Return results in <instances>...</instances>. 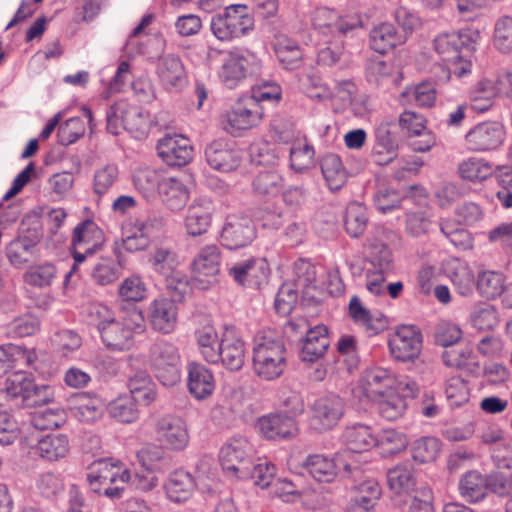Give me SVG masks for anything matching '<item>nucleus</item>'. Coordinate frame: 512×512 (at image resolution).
Instances as JSON below:
<instances>
[{
    "label": "nucleus",
    "instance_id": "1",
    "mask_svg": "<svg viewBox=\"0 0 512 512\" xmlns=\"http://www.w3.org/2000/svg\"><path fill=\"white\" fill-rule=\"evenodd\" d=\"M287 367V349L273 331H260L254 338L252 368L262 380L273 381L282 376Z\"/></svg>",
    "mask_w": 512,
    "mask_h": 512
},
{
    "label": "nucleus",
    "instance_id": "2",
    "mask_svg": "<svg viewBox=\"0 0 512 512\" xmlns=\"http://www.w3.org/2000/svg\"><path fill=\"white\" fill-rule=\"evenodd\" d=\"M145 318L141 310L132 308L116 320L102 327L101 339L105 346L114 351L129 350L134 345V335L145 331Z\"/></svg>",
    "mask_w": 512,
    "mask_h": 512
},
{
    "label": "nucleus",
    "instance_id": "3",
    "mask_svg": "<svg viewBox=\"0 0 512 512\" xmlns=\"http://www.w3.org/2000/svg\"><path fill=\"white\" fill-rule=\"evenodd\" d=\"M254 29V18L245 4H232L211 17L210 30L221 42H231Z\"/></svg>",
    "mask_w": 512,
    "mask_h": 512
},
{
    "label": "nucleus",
    "instance_id": "4",
    "mask_svg": "<svg viewBox=\"0 0 512 512\" xmlns=\"http://www.w3.org/2000/svg\"><path fill=\"white\" fill-rule=\"evenodd\" d=\"M130 471L120 462L100 459L93 462L87 473V481L95 493H103L109 498H119L124 484L130 480Z\"/></svg>",
    "mask_w": 512,
    "mask_h": 512
},
{
    "label": "nucleus",
    "instance_id": "5",
    "mask_svg": "<svg viewBox=\"0 0 512 512\" xmlns=\"http://www.w3.org/2000/svg\"><path fill=\"white\" fill-rule=\"evenodd\" d=\"M104 243L102 229L92 220H85L75 226L71 238L70 252L74 264L65 275L63 290L69 286L71 276L77 271L80 263L84 262L87 256L93 255Z\"/></svg>",
    "mask_w": 512,
    "mask_h": 512
},
{
    "label": "nucleus",
    "instance_id": "6",
    "mask_svg": "<svg viewBox=\"0 0 512 512\" xmlns=\"http://www.w3.org/2000/svg\"><path fill=\"white\" fill-rule=\"evenodd\" d=\"M148 362L164 386H173L180 381L181 357L173 343L164 339L155 341L149 348Z\"/></svg>",
    "mask_w": 512,
    "mask_h": 512
},
{
    "label": "nucleus",
    "instance_id": "7",
    "mask_svg": "<svg viewBox=\"0 0 512 512\" xmlns=\"http://www.w3.org/2000/svg\"><path fill=\"white\" fill-rule=\"evenodd\" d=\"M120 127L134 137L142 138L148 133L149 116L139 106L132 105L126 100L117 101L107 111V129L117 135Z\"/></svg>",
    "mask_w": 512,
    "mask_h": 512
},
{
    "label": "nucleus",
    "instance_id": "8",
    "mask_svg": "<svg viewBox=\"0 0 512 512\" xmlns=\"http://www.w3.org/2000/svg\"><path fill=\"white\" fill-rule=\"evenodd\" d=\"M156 440L169 452H182L190 443L187 422L176 414L159 416L154 422Z\"/></svg>",
    "mask_w": 512,
    "mask_h": 512
},
{
    "label": "nucleus",
    "instance_id": "9",
    "mask_svg": "<svg viewBox=\"0 0 512 512\" xmlns=\"http://www.w3.org/2000/svg\"><path fill=\"white\" fill-rule=\"evenodd\" d=\"M221 251L216 244L202 246L194 255L190 268L191 278L199 289H208L218 282Z\"/></svg>",
    "mask_w": 512,
    "mask_h": 512
},
{
    "label": "nucleus",
    "instance_id": "10",
    "mask_svg": "<svg viewBox=\"0 0 512 512\" xmlns=\"http://www.w3.org/2000/svg\"><path fill=\"white\" fill-rule=\"evenodd\" d=\"M506 139L505 126L499 121L487 120L471 127L464 136V145L470 152L495 151Z\"/></svg>",
    "mask_w": 512,
    "mask_h": 512
},
{
    "label": "nucleus",
    "instance_id": "11",
    "mask_svg": "<svg viewBox=\"0 0 512 512\" xmlns=\"http://www.w3.org/2000/svg\"><path fill=\"white\" fill-rule=\"evenodd\" d=\"M263 107L255 99L237 100L224 115V129L232 135L257 127L263 119Z\"/></svg>",
    "mask_w": 512,
    "mask_h": 512
},
{
    "label": "nucleus",
    "instance_id": "12",
    "mask_svg": "<svg viewBox=\"0 0 512 512\" xmlns=\"http://www.w3.org/2000/svg\"><path fill=\"white\" fill-rule=\"evenodd\" d=\"M250 445L243 437L232 438L220 451V463L229 477L246 480L250 474Z\"/></svg>",
    "mask_w": 512,
    "mask_h": 512
},
{
    "label": "nucleus",
    "instance_id": "13",
    "mask_svg": "<svg viewBox=\"0 0 512 512\" xmlns=\"http://www.w3.org/2000/svg\"><path fill=\"white\" fill-rule=\"evenodd\" d=\"M480 33L473 29H463L438 34L433 40V48L439 57L448 62L459 57L463 50H475Z\"/></svg>",
    "mask_w": 512,
    "mask_h": 512
},
{
    "label": "nucleus",
    "instance_id": "14",
    "mask_svg": "<svg viewBox=\"0 0 512 512\" xmlns=\"http://www.w3.org/2000/svg\"><path fill=\"white\" fill-rule=\"evenodd\" d=\"M345 412L344 400L335 394L321 396L311 407L310 425L318 432L333 429Z\"/></svg>",
    "mask_w": 512,
    "mask_h": 512
},
{
    "label": "nucleus",
    "instance_id": "15",
    "mask_svg": "<svg viewBox=\"0 0 512 512\" xmlns=\"http://www.w3.org/2000/svg\"><path fill=\"white\" fill-rule=\"evenodd\" d=\"M155 75L159 85L168 92H179L188 83L183 61L174 53L158 57L155 64Z\"/></svg>",
    "mask_w": 512,
    "mask_h": 512
},
{
    "label": "nucleus",
    "instance_id": "16",
    "mask_svg": "<svg viewBox=\"0 0 512 512\" xmlns=\"http://www.w3.org/2000/svg\"><path fill=\"white\" fill-rule=\"evenodd\" d=\"M256 237L252 220L246 216L228 215L220 233V243L228 249L248 246Z\"/></svg>",
    "mask_w": 512,
    "mask_h": 512
},
{
    "label": "nucleus",
    "instance_id": "17",
    "mask_svg": "<svg viewBox=\"0 0 512 512\" xmlns=\"http://www.w3.org/2000/svg\"><path fill=\"white\" fill-rule=\"evenodd\" d=\"M216 207L207 197L195 199L188 207L183 226L187 236L201 237L207 234L212 226Z\"/></svg>",
    "mask_w": 512,
    "mask_h": 512
},
{
    "label": "nucleus",
    "instance_id": "18",
    "mask_svg": "<svg viewBox=\"0 0 512 512\" xmlns=\"http://www.w3.org/2000/svg\"><path fill=\"white\" fill-rule=\"evenodd\" d=\"M400 128L405 131L409 138L418 137L411 142L412 149L416 152H427L436 144L435 135L427 129L426 118L414 111H403L398 120Z\"/></svg>",
    "mask_w": 512,
    "mask_h": 512
},
{
    "label": "nucleus",
    "instance_id": "19",
    "mask_svg": "<svg viewBox=\"0 0 512 512\" xmlns=\"http://www.w3.org/2000/svg\"><path fill=\"white\" fill-rule=\"evenodd\" d=\"M302 467L319 483L334 482L341 467L347 473L351 472V466L342 461L340 454L335 457H328L325 454H310L304 460Z\"/></svg>",
    "mask_w": 512,
    "mask_h": 512
},
{
    "label": "nucleus",
    "instance_id": "20",
    "mask_svg": "<svg viewBox=\"0 0 512 512\" xmlns=\"http://www.w3.org/2000/svg\"><path fill=\"white\" fill-rule=\"evenodd\" d=\"M147 320L155 332L171 334L177 328L178 307L170 298H155L147 307Z\"/></svg>",
    "mask_w": 512,
    "mask_h": 512
},
{
    "label": "nucleus",
    "instance_id": "21",
    "mask_svg": "<svg viewBox=\"0 0 512 512\" xmlns=\"http://www.w3.org/2000/svg\"><path fill=\"white\" fill-rule=\"evenodd\" d=\"M217 364L222 363L230 371H238L245 362L246 348L240 333L233 326H225L221 334Z\"/></svg>",
    "mask_w": 512,
    "mask_h": 512
},
{
    "label": "nucleus",
    "instance_id": "22",
    "mask_svg": "<svg viewBox=\"0 0 512 512\" xmlns=\"http://www.w3.org/2000/svg\"><path fill=\"white\" fill-rule=\"evenodd\" d=\"M255 428L267 440H290L298 434L296 420L283 413H269L259 417Z\"/></svg>",
    "mask_w": 512,
    "mask_h": 512
},
{
    "label": "nucleus",
    "instance_id": "23",
    "mask_svg": "<svg viewBox=\"0 0 512 512\" xmlns=\"http://www.w3.org/2000/svg\"><path fill=\"white\" fill-rule=\"evenodd\" d=\"M391 355L406 362L417 358L422 349V336L413 326H401L388 342Z\"/></svg>",
    "mask_w": 512,
    "mask_h": 512
},
{
    "label": "nucleus",
    "instance_id": "24",
    "mask_svg": "<svg viewBox=\"0 0 512 512\" xmlns=\"http://www.w3.org/2000/svg\"><path fill=\"white\" fill-rule=\"evenodd\" d=\"M158 156L169 166H184L193 158V147L188 138L166 134L157 143Z\"/></svg>",
    "mask_w": 512,
    "mask_h": 512
},
{
    "label": "nucleus",
    "instance_id": "25",
    "mask_svg": "<svg viewBox=\"0 0 512 512\" xmlns=\"http://www.w3.org/2000/svg\"><path fill=\"white\" fill-rule=\"evenodd\" d=\"M396 383L394 373L386 368L373 366L366 368L358 380V389L370 401H374L393 389Z\"/></svg>",
    "mask_w": 512,
    "mask_h": 512
},
{
    "label": "nucleus",
    "instance_id": "26",
    "mask_svg": "<svg viewBox=\"0 0 512 512\" xmlns=\"http://www.w3.org/2000/svg\"><path fill=\"white\" fill-rule=\"evenodd\" d=\"M390 231L378 230L365 244L368 263L381 273H389L394 269V257L391 248L385 243Z\"/></svg>",
    "mask_w": 512,
    "mask_h": 512
},
{
    "label": "nucleus",
    "instance_id": "27",
    "mask_svg": "<svg viewBox=\"0 0 512 512\" xmlns=\"http://www.w3.org/2000/svg\"><path fill=\"white\" fill-rule=\"evenodd\" d=\"M348 313L353 322L361 327L368 336L377 335L388 328V318L381 312H371L357 295L350 298Z\"/></svg>",
    "mask_w": 512,
    "mask_h": 512
},
{
    "label": "nucleus",
    "instance_id": "28",
    "mask_svg": "<svg viewBox=\"0 0 512 512\" xmlns=\"http://www.w3.org/2000/svg\"><path fill=\"white\" fill-rule=\"evenodd\" d=\"M394 128L393 121H382L375 129V143L371 156L378 165L390 163L397 155L398 143Z\"/></svg>",
    "mask_w": 512,
    "mask_h": 512
},
{
    "label": "nucleus",
    "instance_id": "29",
    "mask_svg": "<svg viewBox=\"0 0 512 512\" xmlns=\"http://www.w3.org/2000/svg\"><path fill=\"white\" fill-rule=\"evenodd\" d=\"M229 273L237 283L250 288H259L268 280L269 267L266 260L251 258L236 263L230 268Z\"/></svg>",
    "mask_w": 512,
    "mask_h": 512
},
{
    "label": "nucleus",
    "instance_id": "30",
    "mask_svg": "<svg viewBox=\"0 0 512 512\" xmlns=\"http://www.w3.org/2000/svg\"><path fill=\"white\" fill-rule=\"evenodd\" d=\"M207 163L215 170L229 172L241 163V154L226 140H215L205 149Z\"/></svg>",
    "mask_w": 512,
    "mask_h": 512
},
{
    "label": "nucleus",
    "instance_id": "31",
    "mask_svg": "<svg viewBox=\"0 0 512 512\" xmlns=\"http://www.w3.org/2000/svg\"><path fill=\"white\" fill-rule=\"evenodd\" d=\"M187 387L190 394L197 400L209 398L215 390L216 381L212 371L198 362L187 365Z\"/></svg>",
    "mask_w": 512,
    "mask_h": 512
},
{
    "label": "nucleus",
    "instance_id": "32",
    "mask_svg": "<svg viewBox=\"0 0 512 512\" xmlns=\"http://www.w3.org/2000/svg\"><path fill=\"white\" fill-rule=\"evenodd\" d=\"M149 262L155 272L165 276L167 279L171 277V282L168 284L170 288H173L172 282L177 280L181 294L185 292L188 282L185 276L175 273L178 260L176 253L172 249L166 247L156 248L151 254ZM174 289H178V287H174Z\"/></svg>",
    "mask_w": 512,
    "mask_h": 512
},
{
    "label": "nucleus",
    "instance_id": "33",
    "mask_svg": "<svg viewBox=\"0 0 512 512\" xmlns=\"http://www.w3.org/2000/svg\"><path fill=\"white\" fill-rule=\"evenodd\" d=\"M32 381L33 379L23 371L12 373L6 379L5 387L0 390V405L11 402V407L24 406Z\"/></svg>",
    "mask_w": 512,
    "mask_h": 512
},
{
    "label": "nucleus",
    "instance_id": "34",
    "mask_svg": "<svg viewBox=\"0 0 512 512\" xmlns=\"http://www.w3.org/2000/svg\"><path fill=\"white\" fill-rule=\"evenodd\" d=\"M248 65L249 61L243 54L231 50L223 60L219 78L227 88L233 89L245 79Z\"/></svg>",
    "mask_w": 512,
    "mask_h": 512
},
{
    "label": "nucleus",
    "instance_id": "35",
    "mask_svg": "<svg viewBox=\"0 0 512 512\" xmlns=\"http://www.w3.org/2000/svg\"><path fill=\"white\" fill-rule=\"evenodd\" d=\"M105 408V402L100 397L81 393L74 396L70 409L79 421L94 423L103 416Z\"/></svg>",
    "mask_w": 512,
    "mask_h": 512
},
{
    "label": "nucleus",
    "instance_id": "36",
    "mask_svg": "<svg viewBox=\"0 0 512 512\" xmlns=\"http://www.w3.org/2000/svg\"><path fill=\"white\" fill-rule=\"evenodd\" d=\"M382 495L379 483L374 479H366L355 486V495L351 499V512H375Z\"/></svg>",
    "mask_w": 512,
    "mask_h": 512
},
{
    "label": "nucleus",
    "instance_id": "37",
    "mask_svg": "<svg viewBox=\"0 0 512 512\" xmlns=\"http://www.w3.org/2000/svg\"><path fill=\"white\" fill-rule=\"evenodd\" d=\"M329 347L328 329L324 325H316L308 330L304 339L300 357L306 362H315L322 358Z\"/></svg>",
    "mask_w": 512,
    "mask_h": 512
},
{
    "label": "nucleus",
    "instance_id": "38",
    "mask_svg": "<svg viewBox=\"0 0 512 512\" xmlns=\"http://www.w3.org/2000/svg\"><path fill=\"white\" fill-rule=\"evenodd\" d=\"M343 439L347 449L355 453L369 451L377 444L373 428L362 423L347 426L343 432Z\"/></svg>",
    "mask_w": 512,
    "mask_h": 512
},
{
    "label": "nucleus",
    "instance_id": "39",
    "mask_svg": "<svg viewBox=\"0 0 512 512\" xmlns=\"http://www.w3.org/2000/svg\"><path fill=\"white\" fill-rule=\"evenodd\" d=\"M158 193L162 202L171 211H180L185 207L189 199L187 187L174 177L163 178Z\"/></svg>",
    "mask_w": 512,
    "mask_h": 512
},
{
    "label": "nucleus",
    "instance_id": "40",
    "mask_svg": "<svg viewBox=\"0 0 512 512\" xmlns=\"http://www.w3.org/2000/svg\"><path fill=\"white\" fill-rule=\"evenodd\" d=\"M166 496L173 502L187 501L193 494L195 482L190 473L184 470L174 471L164 484Z\"/></svg>",
    "mask_w": 512,
    "mask_h": 512
},
{
    "label": "nucleus",
    "instance_id": "41",
    "mask_svg": "<svg viewBox=\"0 0 512 512\" xmlns=\"http://www.w3.org/2000/svg\"><path fill=\"white\" fill-rule=\"evenodd\" d=\"M498 96L494 80L481 79L469 90L468 99L470 108L476 113H485L494 105L495 97Z\"/></svg>",
    "mask_w": 512,
    "mask_h": 512
},
{
    "label": "nucleus",
    "instance_id": "42",
    "mask_svg": "<svg viewBox=\"0 0 512 512\" xmlns=\"http://www.w3.org/2000/svg\"><path fill=\"white\" fill-rule=\"evenodd\" d=\"M130 398L141 406H149L156 400V385L146 372H137L128 380Z\"/></svg>",
    "mask_w": 512,
    "mask_h": 512
},
{
    "label": "nucleus",
    "instance_id": "43",
    "mask_svg": "<svg viewBox=\"0 0 512 512\" xmlns=\"http://www.w3.org/2000/svg\"><path fill=\"white\" fill-rule=\"evenodd\" d=\"M194 335L202 358L210 364H217L220 340L215 327L206 323L198 327Z\"/></svg>",
    "mask_w": 512,
    "mask_h": 512
},
{
    "label": "nucleus",
    "instance_id": "44",
    "mask_svg": "<svg viewBox=\"0 0 512 512\" xmlns=\"http://www.w3.org/2000/svg\"><path fill=\"white\" fill-rule=\"evenodd\" d=\"M168 450L161 444L149 443L143 446L137 452V459L140 465L150 472H161L166 470L170 464L171 459L168 455Z\"/></svg>",
    "mask_w": 512,
    "mask_h": 512
},
{
    "label": "nucleus",
    "instance_id": "45",
    "mask_svg": "<svg viewBox=\"0 0 512 512\" xmlns=\"http://www.w3.org/2000/svg\"><path fill=\"white\" fill-rule=\"evenodd\" d=\"M380 417L387 421H396L403 417L407 410V401L404 396L390 389L373 401Z\"/></svg>",
    "mask_w": 512,
    "mask_h": 512
},
{
    "label": "nucleus",
    "instance_id": "46",
    "mask_svg": "<svg viewBox=\"0 0 512 512\" xmlns=\"http://www.w3.org/2000/svg\"><path fill=\"white\" fill-rule=\"evenodd\" d=\"M493 165L484 158L469 157L461 161L457 172L461 179L472 183H481L494 174Z\"/></svg>",
    "mask_w": 512,
    "mask_h": 512
},
{
    "label": "nucleus",
    "instance_id": "47",
    "mask_svg": "<svg viewBox=\"0 0 512 512\" xmlns=\"http://www.w3.org/2000/svg\"><path fill=\"white\" fill-rule=\"evenodd\" d=\"M69 440L64 434H50L40 439L35 447L36 453L47 461H57L69 452Z\"/></svg>",
    "mask_w": 512,
    "mask_h": 512
},
{
    "label": "nucleus",
    "instance_id": "48",
    "mask_svg": "<svg viewBox=\"0 0 512 512\" xmlns=\"http://www.w3.org/2000/svg\"><path fill=\"white\" fill-rule=\"evenodd\" d=\"M487 478L477 471H469L459 481L460 495L468 502L476 503L487 494Z\"/></svg>",
    "mask_w": 512,
    "mask_h": 512
},
{
    "label": "nucleus",
    "instance_id": "49",
    "mask_svg": "<svg viewBox=\"0 0 512 512\" xmlns=\"http://www.w3.org/2000/svg\"><path fill=\"white\" fill-rule=\"evenodd\" d=\"M389 489L395 494L408 493L416 484L414 468L410 463H400L387 472Z\"/></svg>",
    "mask_w": 512,
    "mask_h": 512
},
{
    "label": "nucleus",
    "instance_id": "50",
    "mask_svg": "<svg viewBox=\"0 0 512 512\" xmlns=\"http://www.w3.org/2000/svg\"><path fill=\"white\" fill-rule=\"evenodd\" d=\"M323 177L331 190H339L347 180V172L340 157L336 154H326L321 160Z\"/></svg>",
    "mask_w": 512,
    "mask_h": 512
},
{
    "label": "nucleus",
    "instance_id": "51",
    "mask_svg": "<svg viewBox=\"0 0 512 512\" xmlns=\"http://www.w3.org/2000/svg\"><path fill=\"white\" fill-rule=\"evenodd\" d=\"M150 244L147 235L140 229L137 219L130 218L122 226L121 247L123 250L134 253L145 250Z\"/></svg>",
    "mask_w": 512,
    "mask_h": 512
},
{
    "label": "nucleus",
    "instance_id": "52",
    "mask_svg": "<svg viewBox=\"0 0 512 512\" xmlns=\"http://www.w3.org/2000/svg\"><path fill=\"white\" fill-rule=\"evenodd\" d=\"M315 150L306 137L295 140L290 149L291 168L302 173L310 169L314 164Z\"/></svg>",
    "mask_w": 512,
    "mask_h": 512
},
{
    "label": "nucleus",
    "instance_id": "53",
    "mask_svg": "<svg viewBox=\"0 0 512 512\" xmlns=\"http://www.w3.org/2000/svg\"><path fill=\"white\" fill-rule=\"evenodd\" d=\"M56 276V266L51 262H44L29 266L23 274V280L30 286L45 288L54 282Z\"/></svg>",
    "mask_w": 512,
    "mask_h": 512
},
{
    "label": "nucleus",
    "instance_id": "54",
    "mask_svg": "<svg viewBox=\"0 0 512 512\" xmlns=\"http://www.w3.org/2000/svg\"><path fill=\"white\" fill-rule=\"evenodd\" d=\"M376 441L375 447L384 457L398 454L405 450L408 445L406 435L395 429H385L379 435L376 434Z\"/></svg>",
    "mask_w": 512,
    "mask_h": 512
},
{
    "label": "nucleus",
    "instance_id": "55",
    "mask_svg": "<svg viewBox=\"0 0 512 512\" xmlns=\"http://www.w3.org/2000/svg\"><path fill=\"white\" fill-rule=\"evenodd\" d=\"M448 275L462 296L470 295L474 287V275L468 265L460 260H453L449 264Z\"/></svg>",
    "mask_w": 512,
    "mask_h": 512
},
{
    "label": "nucleus",
    "instance_id": "56",
    "mask_svg": "<svg viewBox=\"0 0 512 512\" xmlns=\"http://www.w3.org/2000/svg\"><path fill=\"white\" fill-rule=\"evenodd\" d=\"M275 54L286 69L297 68L302 60V51L296 41L279 37L275 43Z\"/></svg>",
    "mask_w": 512,
    "mask_h": 512
},
{
    "label": "nucleus",
    "instance_id": "57",
    "mask_svg": "<svg viewBox=\"0 0 512 512\" xmlns=\"http://www.w3.org/2000/svg\"><path fill=\"white\" fill-rule=\"evenodd\" d=\"M371 47L384 54L394 48L400 41L395 27L390 23L376 26L370 33Z\"/></svg>",
    "mask_w": 512,
    "mask_h": 512
},
{
    "label": "nucleus",
    "instance_id": "58",
    "mask_svg": "<svg viewBox=\"0 0 512 512\" xmlns=\"http://www.w3.org/2000/svg\"><path fill=\"white\" fill-rule=\"evenodd\" d=\"M368 223L367 211L364 205L354 202L346 209L344 225L345 230L353 238L360 237Z\"/></svg>",
    "mask_w": 512,
    "mask_h": 512
},
{
    "label": "nucleus",
    "instance_id": "59",
    "mask_svg": "<svg viewBox=\"0 0 512 512\" xmlns=\"http://www.w3.org/2000/svg\"><path fill=\"white\" fill-rule=\"evenodd\" d=\"M405 103L420 107H432L436 101V90L431 83L423 82L413 87H406L401 93Z\"/></svg>",
    "mask_w": 512,
    "mask_h": 512
},
{
    "label": "nucleus",
    "instance_id": "60",
    "mask_svg": "<svg viewBox=\"0 0 512 512\" xmlns=\"http://www.w3.org/2000/svg\"><path fill=\"white\" fill-rule=\"evenodd\" d=\"M470 322L477 330H493L499 324V313L495 306L488 303H479L471 311Z\"/></svg>",
    "mask_w": 512,
    "mask_h": 512
},
{
    "label": "nucleus",
    "instance_id": "61",
    "mask_svg": "<svg viewBox=\"0 0 512 512\" xmlns=\"http://www.w3.org/2000/svg\"><path fill=\"white\" fill-rule=\"evenodd\" d=\"M147 293V286L139 275L126 277L118 287V297L123 302H141L147 298Z\"/></svg>",
    "mask_w": 512,
    "mask_h": 512
},
{
    "label": "nucleus",
    "instance_id": "62",
    "mask_svg": "<svg viewBox=\"0 0 512 512\" xmlns=\"http://www.w3.org/2000/svg\"><path fill=\"white\" fill-rule=\"evenodd\" d=\"M505 277L501 272L484 271L477 279L479 293L487 299H495L502 295L505 288Z\"/></svg>",
    "mask_w": 512,
    "mask_h": 512
},
{
    "label": "nucleus",
    "instance_id": "63",
    "mask_svg": "<svg viewBox=\"0 0 512 512\" xmlns=\"http://www.w3.org/2000/svg\"><path fill=\"white\" fill-rule=\"evenodd\" d=\"M254 192L260 196L273 197L280 193L283 179L273 170L260 172L253 180Z\"/></svg>",
    "mask_w": 512,
    "mask_h": 512
},
{
    "label": "nucleus",
    "instance_id": "64",
    "mask_svg": "<svg viewBox=\"0 0 512 512\" xmlns=\"http://www.w3.org/2000/svg\"><path fill=\"white\" fill-rule=\"evenodd\" d=\"M162 177L157 171L145 167L137 169L133 174V183L135 188L142 193L146 198L154 195L159 191Z\"/></svg>",
    "mask_w": 512,
    "mask_h": 512
}]
</instances>
